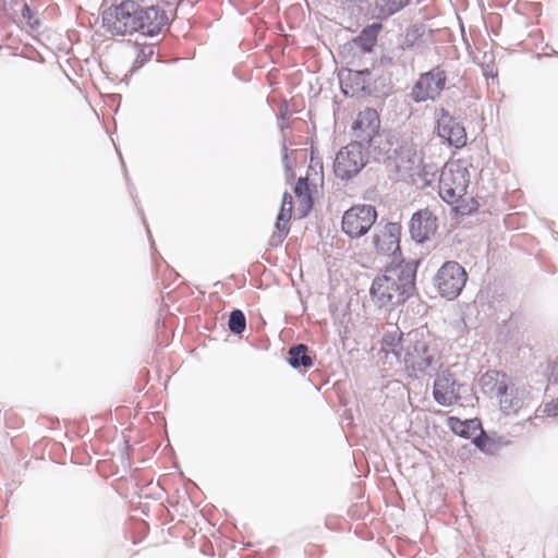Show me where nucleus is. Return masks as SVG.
Listing matches in <instances>:
<instances>
[{"label": "nucleus", "instance_id": "nucleus-1", "mask_svg": "<svg viewBox=\"0 0 558 558\" xmlns=\"http://www.w3.org/2000/svg\"><path fill=\"white\" fill-rule=\"evenodd\" d=\"M417 259L399 260L387 266L369 287V301L379 311L390 313L412 296L415 290Z\"/></svg>", "mask_w": 558, "mask_h": 558}, {"label": "nucleus", "instance_id": "nucleus-2", "mask_svg": "<svg viewBox=\"0 0 558 558\" xmlns=\"http://www.w3.org/2000/svg\"><path fill=\"white\" fill-rule=\"evenodd\" d=\"M400 364L408 376L415 379L432 378L444 367V355L433 335L420 327L407 332Z\"/></svg>", "mask_w": 558, "mask_h": 558}, {"label": "nucleus", "instance_id": "nucleus-3", "mask_svg": "<svg viewBox=\"0 0 558 558\" xmlns=\"http://www.w3.org/2000/svg\"><path fill=\"white\" fill-rule=\"evenodd\" d=\"M380 120L377 111L373 108H366L357 113L352 124V142H360L362 146L378 150L379 155H386L390 150V143L384 141V135L379 132Z\"/></svg>", "mask_w": 558, "mask_h": 558}, {"label": "nucleus", "instance_id": "nucleus-4", "mask_svg": "<svg viewBox=\"0 0 558 558\" xmlns=\"http://www.w3.org/2000/svg\"><path fill=\"white\" fill-rule=\"evenodd\" d=\"M141 5L133 0H123L102 12V25L112 35L133 34L138 31Z\"/></svg>", "mask_w": 558, "mask_h": 558}, {"label": "nucleus", "instance_id": "nucleus-5", "mask_svg": "<svg viewBox=\"0 0 558 558\" xmlns=\"http://www.w3.org/2000/svg\"><path fill=\"white\" fill-rule=\"evenodd\" d=\"M470 183L469 171L459 162L446 165L440 173L438 182L439 196L448 204L457 203L463 195Z\"/></svg>", "mask_w": 558, "mask_h": 558}, {"label": "nucleus", "instance_id": "nucleus-6", "mask_svg": "<svg viewBox=\"0 0 558 558\" xmlns=\"http://www.w3.org/2000/svg\"><path fill=\"white\" fill-rule=\"evenodd\" d=\"M447 84V73L440 66H434L429 71L422 73L411 88L410 97L416 104L427 100L435 101L445 90Z\"/></svg>", "mask_w": 558, "mask_h": 558}, {"label": "nucleus", "instance_id": "nucleus-7", "mask_svg": "<svg viewBox=\"0 0 558 558\" xmlns=\"http://www.w3.org/2000/svg\"><path fill=\"white\" fill-rule=\"evenodd\" d=\"M368 153L369 148L362 146L360 142H351L342 147L335 159V174L341 179L356 175L365 167Z\"/></svg>", "mask_w": 558, "mask_h": 558}, {"label": "nucleus", "instance_id": "nucleus-8", "mask_svg": "<svg viewBox=\"0 0 558 558\" xmlns=\"http://www.w3.org/2000/svg\"><path fill=\"white\" fill-rule=\"evenodd\" d=\"M468 274L457 262L445 263L437 271L435 283L441 296L453 300L465 286Z\"/></svg>", "mask_w": 558, "mask_h": 558}, {"label": "nucleus", "instance_id": "nucleus-9", "mask_svg": "<svg viewBox=\"0 0 558 558\" xmlns=\"http://www.w3.org/2000/svg\"><path fill=\"white\" fill-rule=\"evenodd\" d=\"M377 211L372 205H355L342 217V230L350 238L364 235L375 223Z\"/></svg>", "mask_w": 558, "mask_h": 558}, {"label": "nucleus", "instance_id": "nucleus-10", "mask_svg": "<svg viewBox=\"0 0 558 558\" xmlns=\"http://www.w3.org/2000/svg\"><path fill=\"white\" fill-rule=\"evenodd\" d=\"M437 133L450 146L461 148L466 145L465 128L445 108H440L437 113Z\"/></svg>", "mask_w": 558, "mask_h": 558}, {"label": "nucleus", "instance_id": "nucleus-11", "mask_svg": "<svg viewBox=\"0 0 558 558\" xmlns=\"http://www.w3.org/2000/svg\"><path fill=\"white\" fill-rule=\"evenodd\" d=\"M433 396L440 405H452L460 399V385L454 379L453 374L448 369H440L436 375Z\"/></svg>", "mask_w": 558, "mask_h": 558}, {"label": "nucleus", "instance_id": "nucleus-12", "mask_svg": "<svg viewBox=\"0 0 558 558\" xmlns=\"http://www.w3.org/2000/svg\"><path fill=\"white\" fill-rule=\"evenodd\" d=\"M401 226L398 222H388L378 233L373 236V243L378 253L387 256H393L398 260L400 251Z\"/></svg>", "mask_w": 558, "mask_h": 558}, {"label": "nucleus", "instance_id": "nucleus-13", "mask_svg": "<svg viewBox=\"0 0 558 558\" xmlns=\"http://www.w3.org/2000/svg\"><path fill=\"white\" fill-rule=\"evenodd\" d=\"M292 208H293L292 195L288 192H284L283 196H282L281 207L277 215V219H276V223H275L276 230L272 232V234L270 235V238L268 240L269 246H272V247L279 246L283 242L284 238L288 235L289 230H290L289 221L291 219Z\"/></svg>", "mask_w": 558, "mask_h": 558}, {"label": "nucleus", "instance_id": "nucleus-14", "mask_svg": "<svg viewBox=\"0 0 558 558\" xmlns=\"http://www.w3.org/2000/svg\"><path fill=\"white\" fill-rule=\"evenodd\" d=\"M409 229L411 238L417 243H423L436 231V217L428 209L418 210L413 214Z\"/></svg>", "mask_w": 558, "mask_h": 558}, {"label": "nucleus", "instance_id": "nucleus-15", "mask_svg": "<svg viewBox=\"0 0 558 558\" xmlns=\"http://www.w3.org/2000/svg\"><path fill=\"white\" fill-rule=\"evenodd\" d=\"M140 23L138 31L146 36H155L161 32V29L168 24V17L163 10L159 7H146L141 5L140 11Z\"/></svg>", "mask_w": 558, "mask_h": 558}, {"label": "nucleus", "instance_id": "nucleus-16", "mask_svg": "<svg viewBox=\"0 0 558 558\" xmlns=\"http://www.w3.org/2000/svg\"><path fill=\"white\" fill-rule=\"evenodd\" d=\"M510 379L505 373L488 371L480 378V385L485 395L497 397L505 393Z\"/></svg>", "mask_w": 558, "mask_h": 558}, {"label": "nucleus", "instance_id": "nucleus-17", "mask_svg": "<svg viewBox=\"0 0 558 558\" xmlns=\"http://www.w3.org/2000/svg\"><path fill=\"white\" fill-rule=\"evenodd\" d=\"M500 410L506 414H515L524 405V390L514 387L510 381L506 392L497 396Z\"/></svg>", "mask_w": 558, "mask_h": 558}, {"label": "nucleus", "instance_id": "nucleus-18", "mask_svg": "<svg viewBox=\"0 0 558 558\" xmlns=\"http://www.w3.org/2000/svg\"><path fill=\"white\" fill-rule=\"evenodd\" d=\"M405 338L407 333L401 332L398 328L395 331L386 332L381 339V351L386 355L391 353L400 363L404 352Z\"/></svg>", "mask_w": 558, "mask_h": 558}, {"label": "nucleus", "instance_id": "nucleus-19", "mask_svg": "<svg viewBox=\"0 0 558 558\" xmlns=\"http://www.w3.org/2000/svg\"><path fill=\"white\" fill-rule=\"evenodd\" d=\"M449 427L456 435L473 440V438L478 435L482 424L478 418L461 421L458 417L450 416Z\"/></svg>", "mask_w": 558, "mask_h": 558}, {"label": "nucleus", "instance_id": "nucleus-20", "mask_svg": "<svg viewBox=\"0 0 558 558\" xmlns=\"http://www.w3.org/2000/svg\"><path fill=\"white\" fill-rule=\"evenodd\" d=\"M307 345L303 343L294 344L289 348L288 363L291 367H311L313 365V360L311 355L307 354Z\"/></svg>", "mask_w": 558, "mask_h": 558}, {"label": "nucleus", "instance_id": "nucleus-21", "mask_svg": "<svg viewBox=\"0 0 558 558\" xmlns=\"http://www.w3.org/2000/svg\"><path fill=\"white\" fill-rule=\"evenodd\" d=\"M411 0H376L375 9L378 17H389L410 4Z\"/></svg>", "mask_w": 558, "mask_h": 558}, {"label": "nucleus", "instance_id": "nucleus-22", "mask_svg": "<svg viewBox=\"0 0 558 558\" xmlns=\"http://www.w3.org/2000/svg\"><path fill=\"white\" fill-rule=\"evenodd\" d=\"M380 26L379 25H368L361 34L356 37L355 43L364 50L371 51L376 44L377 35Z\"/></svg>", "mask_w": 558, "mask_h": 558}, {"label": "nucleus", "instance_id": "nucleus-23", "mask_svg": "<svg viewBox=\"0 0 558 558\" xmlns=\"http://www.w3.org/2000/svg\"><path fill=\"white\" fill-rule=\"evenodd\" d=\"M294 194L300 202H304L306 209H310L314 204V199L308 185V177H300L295 186Z\"/></svg>", "mask_w": 558, "mask_h": 558}, {"label": "nucleus", "instance_id": "nucleus-24", "mask_svg": "<svg viewBox=\"0 0 558 558\" xmlns=\"http://www.w3.org/2000/svg\"><path fill=\"white\" fill-rule=\"evenodd\" d=\"M229 329L234 335H241L246 327V318L241 310H233L229 315Z\"/></svg>", "mask_w": 558, "mask_h": 558}, {"label": "nucleus", "instance_id": "nucleus-25", "mask_svg": "<svg viewBox=\"0 0 558 558\" xmlns=\"http://www.w3.org/2000/svg\"><path fill=\"white\" fill-rule=\"evenodd\" d=\"M473 444L483 452L493 454L495 453L497 446L495 441L489 438L483 428L478 432V435L473 438Z\"/></svg>", "mask_w": 558, "mask_h": 558}, {"label": "nucleus", "instance_id": "nucleus-26", "mask_svg": "<svg viewBox=\"0 0 558 558\" xmlns=\"http://www.w3.org/2000/svg\"><path fill=\"white\" fill-rule=\"evenodd\" d=\"M34 15V11L27 4H24L22 9V16L32 27H34V25H38V21L35 20Z\"/></svg>", "mask_w": 558, "mask_h": 558}, {"label": "nucleus", "instance_id": "nucleus-27", "mask_svg": "<svg viewBox=\"0 0 558 558\" xmlns=\"http://www.w3.org/2000/svg\"><path fill=\"white\" fill-rule=\"evenodd\" d=\"M154 53L153 47H145L141 50V53L137 57L136 62H140L141 65L148 60Z\"/></svg>", "mask_w": 558, "mask_h": 558}, {"label": "nucleus", "instance_id": "nucleus-28", "mask_svg": "<svg viewBox=\"0 0 558 558\" xmlns=\"http://www.w3.org/2000/svg\"><path fill=\"white\" fill-rule=\"evenodd\" d=\"M548 415L550 416H558V398L554 400L551 403L546 405V410Z\"/></svg>", "mask_w": 558, "mask_h": 558}, {"label": "nucleus", "instance_id": "nucleus-29", "mask_svg": "<svg viewBox=\"0 0 558 558\" xmlns=\"http://www.w3.org/2000/svg\"><path fill=\"white\" fill-rule=\"evenodd\" d=\"M284 150H287L286 147H283ZM282 162L284 165V168H286V174L287 177H293V173L291 172V165H290V161H289V157H288V154L287 151H284L283 154V157H282Z\"/></svg>", "mask_w": 558, "mask_h": 558}, {"label": "nucleus", "instance_id": "nucleus-30", "mask_svg": "<svg viewBox=\"0 0 558 558\" xmlns=\"http://www.w3.org/2000/svg\"><path fill=\"white\" fill-rule=\"evenodd\" d=\"M314 162V140L310 138V166L308 169H312V163Z\"/></svg>", "mask_w": 558, "mask_h": 558}, {"label": "nucleus", "instance_id": "nucleus-31", "mask_svg": "<svg viewBox=\"0 0 558 558\" xmlns=\"http://www.w3.org/2000/svg\"><path fill=\"white\" fill-rule=\"evenodd\" d=\"M286 112H287V109H284V111L282 109L280 110V114H279V119L280 120H284L286 119Z\"/></svg>", "mask_w": 558, "mask_h": 558}, {"label": "nucleus", "instance_id": "nucleus-32", "mask_svg": "<svg viewBox=\"0 0 558 558\" xmlns=\"http://www.w3.org/2000/svg\"><path fill=\"white\" fill-rule=\"evenodd\" d=\"M171 0H166L167 3H170Z\"/></svg>", "mask_w": 558, "mask_h": 558}]
</instances>
